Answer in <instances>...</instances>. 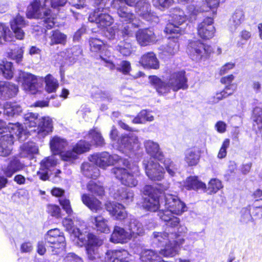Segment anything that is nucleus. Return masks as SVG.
Wrapping results in <instances>:
<instances>
[{"label": "nucleus", "instance_id": "f257e3e1", "mask_svg": "<svg viewBox=\"0 0 262 262\" xmlns=\"http://www.w3.org/2000/svg\"><path fill=\"white\" fill-rule=\"evenodd\" d=\"M62 225L66 230L75 238L79 246L82 247L86 245L88 257L91 262H105L99 252V247L103 244L102 239L93 234L88 233L86 231H81L79 228H75L73 222L71 219H63Z\"/></svg>", "mask_w": 262, "mask_h": 262}, {"label": "nucleus", "instance_id": "f03ea898", "mask_svg": "<svg viewBox=\"0 0 262 262\" xmlns=\"http://www.w3.org/2000/svg\"><path fill=\"white\" fill-rule=\"evenodd\" d=\"M68 0H34L28 7L27 16L29 18L43 19V26L51 29L55 25V16L51 14L49 7L58 11Z\"/></svg>", "mask_w": 262, "mask_h": 262}, {"label": "nucleus", "instance_id": "7ed1b4c3", "mask_svg": "<svg viewBox=\"0 0 262 262\" xmlns=\"http://www.w3.org/2000/svg\"><path fill=\"white\" fill-rule=\"evenodd\" d=\"M151 83L160 94H164L169 92L171 89L173 91H178L180 89H186L188 85L187 79L185 76V72L183 71L172 73L167 82L162 81L156 76H149Z\"/></svg>", "mask_w": 262, "mask_h": 262}, {"label": "nucleus", "instance_id": "20e7f679", "mask_svg": "<svg viewBox=\"0 0 262 262\" xmlns=\"http://www.w3.org/2000/svg\"><path fill=\"white\" fill-rule=\"evenodd\" d=\"M121 163L125 167L113 168L112 173L120 180L122 184L130 187H135L138 184L137 178L140 175L138 165L127 159H124Z\"/></svg>", "mask_w": 262, "mask_h": 262}, {"label": "nucleus", "instance_id": "39448f33", "mask_svg": "<svg viewBox=\"0 0 262 262\" xmlns=\"http://www.w3.org/2000/svg\"><path fill=\"white\" fill-rule=\"evenodd\" d=\"M164 207L159 210L158 215L161 220H169V214L181 215L186 210V206L177 195L164 192Z\"/></svg>", "mask_w": 262, "mask_h": 262}, {"label": "nucleus", "instance_id": "423d86ee", "mask_svg": "<svg viewBox=\"0 0 262 262\" xmlns=\"http://www.w3.org/2000/svg\"><path fill=\"white\" fill-rule=\"evenodd\" d=\"M11 130L8 133L0 136V156H9L12 150L14 136L18 139L23 141L26 139V130H24L19 123L11 126Z\"/></svg>", "mask_w": 262, "mask_h": 262}, {"label": "nucleus", "instance_id": "0eeeda50", "mask_svg": "<svg viewBox=\"0 0 262 262\" xmlns=\"http://www.w3.org/2000/svg\"><path fill=\"white\" fill-rule=\"evenodd\" d=\"M136 1L137 0H113L111 2V6L116 10L118 16L122 21L132 23L135 27H138L139 26V23H133L136 16L129 7L136 4Z\"/></svg>", "mask_w": 262, "mask_h": 262}, {"label": "nucleus", "instance_id": "6e6552de", "mask_svg": "<svg viewBox=\"0 0 262 262\" xmlns=\"http://www.w3.org/2000/svg\"><path fill=\"white\" fill-rule=\"evenodd\" d=\"M118 133L115 127L113 126L110 134L113 141H117L119 149L123 152L138 149L140 143L138 137L134 133H129L118 138Z\"/></svg>", "mask_w": 262, "mask_h": 262}, {"label": "nucleus", "instance_id": "1a4fd4ad", "mask_svg": "<svg viewBox=\"0 0 262 262\" xmlns=\"http://www.w3.org/2000/svg\"><path fill=\"white\" fill-rule=\"evenodd\" d=\"M143 193L147 195L144 199L143 207L148 211L155 212L162 207L163 202L160 203V191L151 185H146L143 188Z\"/></svg>", "mask_w": 262, "mask_h": 262}, {"label": "nucleus", "instance_id": "9d476101", "mask_svg": "<svg viewBox=\"0 0 262 262\" xmlns=\"http://www.w3.org/2000/svg\"><path fill=\"white\" fill-rule=\"evenodd\" d=\"M170 16L171 17V23L168 24L165 27V32L167 34H180L184 30L180 26L182 25L187 20V15L184 11L178 7L171 9Z\"/></svg>", "mask_w": 262, "mask_h": 262}, {"label": "nucleus", "instance_id": "9b49d317", "mask_svg": "<svg viewBox=\"0 0 262 262\" xmlns=\"http://www.w3.org/2000/svg\"><path fill=\"white\" fill-rule=\"evenodd\" d=\"M45 239L48 244L52 245L49 248V251L52 254H59L64 250L66 247L63 233L57 228L48 231L45 235Z\"/></svg>", "mask_w": 262, "mask_h": 262}, {"label": "nucleus", "instance_id": "f8f14e48", "mask_svg": "<svg viewBox=\"0 0 262 262\" xmlns=\"http://www.w3.org/2000/svg\"><path fill=\"white\" fill-rule=\"evenodd\" d=\"M188 50L191 59L196 61L206 59L212 52L211 46L204 44L200 40L191 41L188 45Z\"/></svg>", "mask_w": 262, "mask_h": 262}, {"label": "nucleus", "instance_id": "ddd939ff", "mask_svg": "<svg viewBox=\"0 0 262 262\" xmlns=\"http://www.w3.org/2000/svg\"><path fill=\"white\" fill-rule=\"evenodd\" d=\"M89 160L100 168L105 169L115 163H121L124 159L117 155H111L107 152H102L90 156Z\"/></svg>", "mask_w": 262, "mask_h": 262}, {"label": "nucleus", "instance_id": "4468645a", "mask_svg": "<svg viewBox=\"0 0 262 262\" xmlns=\"http://www.w3.org/2000/svg\"><path fill=\"white\" fill-rule=\"evenodd\" d=\"M143 164L147 176L152 181H161L164 178V168L151 159L144 160Z\"/></svg>", "mask_w": 262, "mask_h": 262}, {"label": "nucleus", "instance_id": "2eb2a0df", "mask_svg": "<svg viewBox=\"0 0 262 262\" xmlns=\"http://www.w3.org/2000/svg\"><path fill=\"white\" fill-rule=\"evenodd\" d=\"M90 148V144L85 141H80L72 150L62 152L60 154L61 159L64 161L73 162L77 159L78 155L88 151Z\"/></svg>", "mask_w": 262, "mask_h": 262}, {"label": "nucleus", "instance_id": "dca6fc26", "mask_svg": "<svg viewBox=\"0 0 262 262\" xmlns=\"http://www.w3.org/2000/svg\"><path fill=\"white\" fill-rule=\"evenodd\" d=\"M89 20L91 22L96 23L98 27L102 29L110 26L114 22V19L107 11H94L90 14Z\"/></svg>", "mask_w": 262, "mask_h": 262}, {"label": "nucleus", "instance_id": "f3484780", "mask_svg": "<svg viewBox=\"0 0 262 262\" xmlns=\"http://www.w3.org/2000/svg\"><path fill=\"white\" fill-rule=\"evenodd\" d=\"M19 81H21L24 90L32 94L37 91V78L34 75L20 71L19 74Z\"/></svg>", "mask_w": 262, "mask_h": 262}, {"label": "nucleus", "instance_id": "a211bd4d", "mask_svg": "<svg viewBox=\"0 0 262 262\" xmlns=\"http://www.w3.org/2000/svg\"><path fill=\"white\" fill-rule=\"evenodd\" d=\"M198 35L204 39H209L214 36L215 28L213 25V18L207 17L199 23L197 27Z\"/></svg>", "mask_w": 262, "mask_h": 262}, {"label": "nucleus", "instance_id": "6ab92c4d", "mask_svg": "<svg viewBox=\"0 0 262 262\" xmlns=\"http://www.w3.org/2000/svg\"><path fill=\"white\" fill-rule=\"evenodd\" d=\"M53 129V122L52 119L47 116L39 118L37 127L30 130L37 134L39 138H44L51 134Z\"/></svg>", "mask_w": 262, "mask_h": 262}, {"label": "nucleus", "instance_id": "aec40b11", "mask_svg": "<svg viewBox=\"0 0 262 262\" xmlns=\"http://www.w3.org/2000/svg\"><path fill=\"white\" fill-rule=\"evenodd\" d=\"M104 260L107 259L111 262H129L131 260V255L124 249L108 250L106 253V257L101 256Z\"/></svg>", "mask_w": 262, "mask_h": 262}, {"label": "nucleus", "instance_id": "412c9836", "mask_svg": "<svg viewBox=\"0 0 262 262\" xmlns=\"http://www.w3.org/2000/svg\"><path fill=\"white\" fill-rule=\"evenodd\" d=\"M27 25L24 17L18 14L15 17L10 21V26L11 30L17 39L22 40L25 36V32L22 28Z\"/></svg>", "mask_w": 262, "mask_h": 262}, {"label": "nucleus", "instance_id": "4be33fe9", "mask_svg": "<svg viewBox=\"0 0 262 262\" xmlns=\"http://www.w3.org/2000/svg\"><path fill=\"white\" fill-rule=\"evenodd\" d=\"M136 37L138 43L141 46L154 43L157 40L155 33L150 29L138 30L136 34Z\"/></svg>", "mask_w": 262, "mask_h": 262}, {"label": "nucleus", "instance_id": "5701e85b", "mask_svg": "<svg viewBox=\"0 0 262 262\" xmlns=\"http://www.w3.org/2000/svg\"><path fill=\"white\" fill-rule=\"evenodd\" d=\"M25 164L21 163L16 157L9 159L7 165L2 168L4 174L8 178H11L15 173L24 169Z\"/></svg>", "mask_w": 262, "mask_h": 262}, {"label": "nucleus", "instance_id": "b1692460", "mask_svg": "<svg viewBox=\"0 0 262 262\" xmlns=\"http://www.w3.org/2000/svg\"><path fill=\"white\" fill-rule=\"evenodd\" d=\"M135 10L139 15L147 21H152L156 18V15L151 12L150 4L145 0L137 2Z\"/></svg>", "mask_w": 262, "mask_h": 262}, {"label": "nucleus", "instance_id": "393cba45", "mask_svg": "<svg viewBox=\"0 0 262 262\" xmlns=\"http://www.w3.org/2000/svg\"><path fill=\"white\" fill-rule=\"evenodd\" d=\"M105 208L106 210L117 220H121L127 216L124 206L119 203L108 202L105 204Z\"/></svg>", "mask_w": 262, "mask_h": 262}, {"label": "nucleus", "instance_id": "a878e982", "mask_svg": "<svg viewBox=\"0 0 262 262\" xmlns=\"http://www.w3.org/2000/svg\"><path fill=\"white\" fill-rule=\"evenodd\" d=\"M126 226L130 233L132 237H135L137 235H142L144 232L143 225L135 218L127 217L125 221Z\"/></svg>", "mask_w": 262, "mask_h": 262}, {"label": "nucleus", "instance_id": "bb28decb", "mask_svg": "<svg viewBox=\"0 0 262 262\" xmlns=\"http://www.w3.org/2000/svg\"><path fill=\"white\" fill-rule=\"evenodd\" d=\"M144 145L146 152L151 157L159 161L162 160L163 154L158 143L148 140L144 142Z\"/></svg>", "mask_w": 262, "mask_h": 262}, {"label": "nucleus", "instance_id": "cd10ccee", "mask_svg": "<svg viewBox=\"0 0 262 262\" xmlns=\"http://www.w3.org/2000/svg\"><path fill=\"white\" fill-rule=\"evenodd\" d=\"M140 63L144 68L158 69L159 68V60L155 54L152 52L143 55Z\"/></svg>", "mask_w": 262, "mask_h": 262}, {"label": "nucleus", "instance_id": "c85d7f7f", "mask_svg": "<svg viewBox=\"0 0 262 262\" xmlns=\"http://www.w3.org/2000/svg\"><path fill=\"white\" fill-rule=\"evenodd\" d=\"M18 91L17 85L8 81H0V96L5 98L15 96Z\"/></svg>", "mask_w": 262, "mask_h": 262}, {"label": "nucleus", "instance_id": "c756f323", "mask_svg": "<svg viewBox=\"0 0 262 262\" xmlns=\"http://www.w3.org/2000/svg\"><path fill=\"white\" fill-rule=\"evenodd\" d=\"M178 234L175 233H169L167 231L163 232H154L153 233V240L155 243L159 246H163L167 243L171 242V240L176 239Z\"/></svg>", "mask_w": 262, "mask_h": 262}, {"label": "nucleus", "instance_id": "7c9ffc66", "mask_svg": "<svg viewBox=\"0 0 262 262\" xmlns=\"http://www.w3.org/2000/svg\"><path fill=\"white\" fill-rule=\"evenodd\" d=\"M130 238V233L121 227L115 226L111 235V241L115 243H124Z\"/></svg>", "mask_w": 262, "mask_h": 262}, {"label": "nucleus", "instance_id": "2f4dec72", "mask_svg": "<svg viewBox=\"0 0 262 262\" xmlns=\"http://www.w3.org/2000/svg\"><path fill=\"white\" fill-rule=\"evenodd\" d=\"M24 124L25 125L26 129V138H27V133L31 132L30 130L32 129H35L37 127L39 118H38V115L33 113H28L24 115ZM20 126L25 130L22 125Z\"/></svg>", "mask_w": 262, "mask_h": 262}, {"label": "nucleus", "instance_id": "473e14b6", "mask_svg": "<svg viewBox=\"0 0 262 262\" xmlns=\"http://www.w3.org/2000/svg\"><path fill=\"white\" fill-rule=\"evenodd\" d=\"M184 239H182L179 243L178 241L173 239L171 242L167 243L165 244L164 249H162L160 251V254L165 257H173L178 254L179 247L178 245H181L183 243Z\"/></svg>", "mask_w": 262, "mask_h": 262}, {"label": "nucleus", "instance_id": "72a5a7b5", "mask_svg": "<svg viewBox=\"0 0 262 262\" xmlns=\"http://www.w3.org/2000/svg\"><path fill=\"white\" fill-rule=\"evenodd\" d=\"M50 145L51 150L53 154L60 155L68 145V142L64 139L55 136L51 140Z\"/></svg>", "mask_w": 262, "mask_h": 262}, {"label": "nucleus", "instance_id": "f704fd0d", "mask_svg": "<svg viewBox=\"0 0 262 262\" xmlns=\"http://www.w3.org/2000/svg\"><path fill=\"white\" fill-rule=\"evenodd\" d=\"M83 203L91 210L97 212L102 209L101 202L95 197L91 196L88 194H83L81 196Z\"/></svg>", "mask_w": 262, "mask_h": 262}, {"label": "nucleus", "instance_id": "c9c22d12", "mask_svg": "<svg viewBox=\"0 0 262 262\" xmlns=\"http://www.w3.org/2000/svg\"><path fill=\"white\" fill-rule=\"evenodd\" d=\"M91 219L98 231L105 233L110 231L107 220L101 215L92 216Z\"/></svg>", "mask_w": 262, "mask_h": 262}, {"label": "nucleus", "instance_id": "e433bc0d", "mask_svg": "<svg viewBox=\"0 0 262 262\" xmlns=\"http://www.w3.org/2000/svg\"><path fill=\"white\" fill-rule=\"evenodd\" d=\"M114 197L115 199L128 204L133 201L134 193L132 190L121 187L118 188L115 192Z\"/></svg>", "mask_w": 262, "mask_h": 262}, {"label": "nucleus", "instance_id": "4c0bfd02", "mask_svg": "<svg viewBox=\"0 0 262 262\" xmlns=\"http://www.w3.org/2000/svg\"><path fill=\"white\" fill-rule=\"evenodd\" d=\"M245 19L244 12L242 10H236L229 21V27L231 32L235 31Z\"/></svg>", "mask_w": 262, "mask_h": 262}, {"label": "nucleus", "instance_id": "58836bf2", "mask_svg": "<svg viewBox=\"0 0 262 262\" xmlns=\"http://www.w3.org/2000/svg\"><path fill=\"white\" fill-rule=\"evenodd\" d=\"M183 186L187 190H196L206 189V184L198 180V177L191 176L186 179L184 182Z\"/></svg>", "mask_w": 262, "mask_h": 262}, {"label": "nucleus", "instance_id": "ea45409f", "mask_svg": "<svg viewBox=\"0 0 262 262\" xmlns=\"http://www.w3.org/2000/svg\"><path fill=\"white\" fill-rule=\"evenodd\" d=\"M140 258L142 262H166L154 251L149 249L143 250L140 254Z\"/></svg>", "mask_w": 262, "mask_h": 262}, {"label": "nucleus", "instance_id": "a19ab883", "mask_svg": "<svg viewBox=\"0 0 262 262\" xmlns=\"http://www.w3.org/2000/svg\"><path fill=\"white\" fill-rule=\"evenodd\" d=\"M81 169L83 174L88 178L96 179L100 175L98 167L89 162L83 163L81 165Z\"/></svg>", "mask_w": 262, "mask_h": 262}, {"label": "nucleus", "instance_id": "79ce46f5", "mask_svg": "<svg viewBox=\"0 0 262 262\" xmlns=\"http://www.w3.org/2000/svg\"><path fill=\"white\" fill-rule=\"evenodd\" d=\"M4 114L8 117H15L22 112L21 107L15 102H6L4 106Z\"/></svg>", "mask_w": 262, "mask_h": 262}, {"label": "nucleus", "instance_id": "37998d69", "mask_svg": "<svg viewBox=\"0 0 262 262\" xmlns=\"http://www.w3.org/2000/svg\"><path fill=\"white\" fill-rule=\"evenodd\" d=\"M13 34L9 27L5 23H0V45L4 41L12 40Z\"/></svg>", "mask_w": 262, "mask_h": 262}, {"label": "nucleus", "instance_id": "c03bdc74", "mask_svg": "<svg viewBox=\"0 0 262 262\" xmlns=\"http://www.w3.org/2000/svg\"><path fill=\"white\" fill-rule=\"evenodd\" d=\"M0 73L6 79H11L13 76L12 64L10 62L3 61L0 63Z\"/></svg>", "mask_w": 262, "mask_h": 262}, {"label": "nucleus", "instance_id": "a18cd8bd", "mask_svg": "<svg viewBox=\"0 0 262 262\" xmlns=\"http://www.w3.org/2000/svg\"><path fill=\"white\" fill-rule=\"evenodd\" d=\"M162 163L164 165V169L170 176L174 177L178 172L179 166L171 159H165Z\"/></svg>", "mask_w": 262, "mask_h": 262}, {"label": "nucleus", "instance_id": "49530a36", "mask_svg": "<svg viewBox=\"0 0 262 262\" xmlns=\"http://www.w3.org/2000/svg\"><path fill=\"white\" fill-rule=\"evenodd\" d=\"M252 119L253 122V126L256 127L259 130H262V108L255 107L254 108Z\"/></svg>", "mask_w": 262, "mask_h": 262}, {"label": "nucleus", "instance_id": "de8ad7c7", "mask_svg": "<svg viewBox=\"0 0 262 262\" xmlns=\"http://www.w3.org/2000/svg\"><path fill=\"white\" fill-rule=\"evenodd\" d=\"M88 137L91 139L92 143L97 146H102L104 144V140L100 132L96 128L90 131Z\"/></svg>", "mask_w": 262, "mask_h": 262}, {"label": "nucleus", "instance_id": "09e8293b", "mask_svg": "<svg viewBox=\"0 0 262 262\" xmlns=\"http://www.w3.org/2000/svg\"><path fill=\"white\" fill-rule=\"evenodd\" d=\"M52 35L50 37L51 46L55 44H64L67 40V36L58 30L52 31Z\"/></svg>", "mask_w": 262, "mask_h": 262}, {"label": "nucleus", "instance_id": "8fccbe9b", "mask_svg": "<svg viewBox=\"0 0 262 262\" xmlns=\"http://www.w3.org/2000/svg\"><path fill=\"white\" fill-rule=\"evenodd\" d=\"M200 155L199 153L193 150H188L185 153V161L189 166L195 165L199 162Z\"/></svg>", "mask_w": 262, "mask_h": 262}, {"label": "nucleus", "instance_id": "3c124183", "mask_svg": "<svg viewBox=\"0 0 262 262\" xmlns=\"http://www.w3.org/2000/svg\"><path fill=\"white\" fill-rule=\"evenodd\" d=\"M45 90L48 93L55 92L58 88V81L51 75H48L45 77Z\"/></svg>", "mask_w": 262, "mask_h": 262}, {"label": "nucleus", "instance_id": "603ef678", "mask_svg": "<svg viewBox=\"0 0 262 262\" xmlns=\"http://www.w3.org/2000/svg\"><path fill=\"white\" fill-rule=\"evenodd\" d=\"M116 49L121 54L125 56H129L133 49L131 43L125 40L120 41Z\"/></svg>", "mask_w": 262, "mask_h": 262}, {"label": "nucleus", "instance_id": "864d4df0", "mask_svg": "<svg viewBox=\"0 0 262 262\" xmlns=\"http://www.w3.org/2000/svg\"><path fill=\"white\" fill-rule=\"evenodd\" d=\"M172 214L173 213H170L168 215V217H169V220H162L165 222H167V227L166 228V230L169 232V233L175 231V228H177V226L179 225L180 223V219L178 217L174 216Z\"/></svg>", "mask_w": 262, "mask_h": 262}, {"label": "nucleus", "instance_id": "5fc2aeb1", "mask_svg": "<svg viewBox=\"0 0 262 262\" xmlns=\"http://www.w3.org/2000/svg\"><path fill=\"white\" fill-rule=\"evenodd\" d=\"M22 152L20 153L21 157H25L28 154H36L38 152V147L33 142H28L23 144L21 146Z\"/></svg>", "mask_w": 262, "mask_h": 262}, {"label": "nucleus", "instance_id": "6e6d98bb", "mask_svg": "<svg viewBox=\"0 0 262 262\" xmlns=\"http://www.w3.org/2000/svg\"><path fill=\"white\" fill-rule=\"evenodd\" d=\"M57 163V159L54 156L46 158L40 163V169L42 170H50V168L55 166Z\"/></svg>", "mask_w": 262, "mask_h": 262}, {"label": "nucleus", "instance_id": "4d7b16f0", "mask_svg": "<svg viewBox=\"0 0 262 262\" xmlns=\"http://www.w3.org/2000/svg\"><path fill=\"white\" fill-rule=\"evenodd\" d=\"M87 188L89 191L97 195L101 196L104 194L103 186L94 181H90L87 185Z\"/></svg>", "mask_w": 262, "mask_h": 262}, {"label": "nucleus", "instance_id": "13d9d810", "mask_svg": "<svg viewBox=\"0 0 262 262\" xmlns=\"http://www.w3.org/2000/svg\"><path fill=\"white\" fill-rule=\"evenodd\" d=\"M91 50L92 52H97L101 50L103 48V51L104 50V43L102 40L100 39L92 37L90 39L89 41Z\"/></svg>", "mask_w": 262, "mask_h": 262}, {"label": "nucleus", "instance_id": "bf43d9fd", "mask_svg": "<svg viewBox=\"0 0 262 262\" xmlns=\"http://www.w3.org/2000/svg\"><path fill=\"white\" fill-rule=\"evenodd\" d=\"M24 51L21 48H18L11 50L8 52V55L9 58L15 60L17 63H19L22 61L23 58Z\"/></svg>", "mask_w": 262, "mask_h": 262}, {"label": "nucleus", "instance_id": "052dcab7", "mask_svg": "<svg viewBox=\"0 0 262 262\" xmlns=\"http://www.w3.org/2000/svg\"><path fill=\"white\" fill-rule=\"evenodd\" d=\"M252 215L256 219L262 217V199L257 200L252 206H250Z\"/></svg>", "mask_w": 262, "mask_h": 262}, {"label": "nucleus", "instance_id": "680f3d73", "mask_svg": "<svg viewBox=\"0 0 262 262\" xmlns=\"http://www.w3.org/2000/svg\"><path fill=\"white\" fill-rule=\"evenodd\" d=\"M250 206L243 208L241 211L240 221L243 223L247 224L253 220Z\"/></svg>", "mask_w": 262, "mask_h": 262}, {"label": "nucleus", "instance_id": "e2e57ef3", "mask_svg": "<svg viewBox=\"0 0 262 262\" xmlns=\"http://www.w3.org/2000/svg\"><path fill=\"white\" fill-rule=\"evenodd\" d=\"M100 58L102 61L106 64L111 69L115 68V65L113 63L111 53L108 50H104L101 52Z\"/></svg>", "mask_w": 262, "mask_h": 262}, {"label": "nucleus", "instance_id": "0e129e2a", "mask_svg": "<svg viewBox=\"0 0 262 262\" xmlns=\"http://www.w3.org/2000/svg\"><path fill=\"white\" fill-rule=\"evenodd\" d=\"M223 187L221 181L217 179H212L208 183L207 190L209 193H216Z\"/></svg>", "mask_w": 262, "mask_h": 262}, {"label": "nucleus", "instance_id": "69168bd1", "mask_svg": "<svg viewBox=\"0 0 262 262\" xmlns=\"http://www.w3.org/2000/svg\"><path fill=\"white\" fill-rule=\"evenodd\" d=\"M179 50V44L174 40H170L168 43L164 47V52L169 55H173Z\"/></svg>", "mask_w": 262, "mask_h": 262}, {"label": "nucleus", "instance_id": "338daca9", "mask_svg": "<svg viewBox=\"0 0 262 262\" xmlns=\"http://www.w3.org/2000/svg\"><path fill=\"white\" fill-rule=\"evenodd\" d=\"M152 3L156 8L161 10H164L173 4V0H152Z\"/></svg>", "mask_w": 262, "mask_h": 262}, {"label": "nucleus", "instance_id": "774afa93", "mask_svg": "<svg viewBox=\"0 0 262 262\" xmlns=\"http://www.w3.org/2000/svg\"><path fill=\"white\" fill-rule=\"evenodd\" d=\"M131 66L129 61H122L120 62V64L117 67V70L122 73L123 74H128L131 71Z\"/></svg>", "mask_w": 262, "mask_h": 262}]
</instances>
